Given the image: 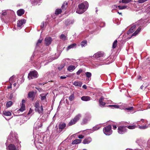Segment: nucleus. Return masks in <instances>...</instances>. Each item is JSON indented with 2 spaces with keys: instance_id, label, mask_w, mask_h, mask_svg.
Listing matches in <instances>:
<instances>
[{
  "instance_id": "obj_1",
  "label": "nucleus",
  "mask_w": 150,
  "mask_h": 150,
  "mask_svg": "<svg viewBox=\"0 0 150 150\" xmlns=\"http://www.w3.org/2000/svg\"><path fill=\"white\" fill-rule=\"evenodd\" d=\"M88 7V4L87 1H84L78 5V8L76 12L79 14H82L85 11Z\"/></svg>"
},
{
  "instance_id": "obj_2",
  "label": "nucleus",
  "mask_w": 150,
  "mask_h": 150,
  "mask_svg": "<svg viewBox=\"0 0 150 150\" xmlns=\"http://www.w3.org/2000/svg\"><path fill=\"white\" fill-rule=\"evenodd\" d=\"M8 143H11L15 144L18 142L17 138V134L16 133L11 131L9 135L7 141Z\"/></svg>"
},
{
  "instance_id": "obj_3",
  "label": "nucleus",
  "mask_w": 150,
  "mask_h": 150,
  "mask_svg": "<svg viewBox=\"0 0 150 150\" xmlns=\"http://www.w3.org/2000/svg\"><path fill=\"white\" fill-rule=\"evenodd\" d=\"M34 106L35 107V110L40 115L43 114V109L42 105H40L39 102L37 100L35 103Z\"/></svg>"
},
{
  "instance_id": "obj_4",
  "label": "nucleus",
  "mask_w": 150,
  "mask_h": 150,
  "mask_svg": "<svg viewBox=\"0 0 150 150\" xmlns=\"http://www.w3.org/2000/svg\"><path fill=\"white\" fill-rule=\"evenodd\" d=\"M34 135L35 136V137H34V143L35 144L36 147L40 148L39 146V143L42 144L41 143V142L40 141L41 140V137L38 134L36 133V132H35Z\"/></svg>"
},
{
  "instance_id": "obj_5",
  "label": "nucleus",
  "mask_w": 150,
  "mask_h": 150,
  "mask_svg": "<svg viewBox=\"0 0 150 150\" xmlns=\"http://www.w3.org/2000/svg\"><path fill=\"white\" fill-rule=\"evenodd\" d=\"M81 115L79 114L76 115L72 119L69 123V126H71L75 124L77 121H78L81 117Z\"/></svg>"
},
{
  "instance_id": "obj_6",
  "label": "nucleus",
  "mask_w": 150,
  "mask_h": 150,
  "mask_svg": "<svg viewBox=\"0 0 150 150\" xmlns=\"http://www.w3.org/2000/svg\"><path fill=\"white\" fill-rule=\"evenodd\" d=\"M127 130L126 126L121 125L118 127L117 132L120 134H124L127 132Z\"/></svg>"
},
{
  "instance_id": "obj_7",
  "label": "nucleus",
  "mask_w": 150,
  "mask_h": 150,
  "mask_svg": "<svg viewBox=\"0 0 150 150\" xmlns=\"http://www.w3.org/2000/svg\"><path fill=\"white\" fill-rule=\"evenodd\" d=\"M111 126L109 125L105 127L103 129V132L104 134L107 135H110L112 133V131L111 130Z\"/></svg>"
},
{
  "instance_id": "obj_8",
  "label": "nucleus",
  "mask_w": 150,
  "mask_h": 150,
  "mask_svg": "<svg viewBox=\"0 0 150 150\" xmlns=\"http://www.w3.org/2000/svg\"><path fill=\"white\" fill-rule=\"evenodd\" d=\"M38 76L37 72L35 70L31 71L29 73L28 78L29 79L37 78Z\"/></svg>"
},
{
  "instance_id": "obj_9",
  "label": "nucleus",
  "mask_w": 150,
  "mask_h": 150,
  "mask_svg": "<svg viewBox=\"0 0 150 150\" xmlns=\"http://www.w3.org/2000/svg\"><path fill=\"white\" fill-rule=\"evenodd\" d=\"M42 126V122L39 120L37 121L34 125V128L33 130V134H34L35 132H36L37 129L41 127Z\"/></svg>"
},
{
  "instance_id": "obj_10",
  "label": "nucleus",
  "mask_w": 150,
  "mask_h": 150,
  "mask_svg": "<svg viewBox=\"0 0 150 150\" xmlns=\"http://www.w3.org/2000/svg\"><path fill=\"white\" fill-rule=\"evenodd\" d=\"M85 117L83 119L81 124L82 125H84L86 124L89 121L91 118L90 115L89 113H86V114Z\"/></svg>"
},
{
  "instance_id": "obj_11",
  "label": "nucleus",
  "mask_w": 150,
  "mask_h": 150,
  "mask_svg": "<svg viewBox=\"0 0 150 150\" xmlns=\"http://www.w3.org/2000/svg\"><path fill=\"white\" fill-rule=\"evenodd\" d=\"M26 22V21L24 19L18 20L17 22V27L18 29H20L23 26V24Z\"/></svg>"
},
{
  "instance_id": "obj_12",
  "label": "nucleus",
  "mask_w": 150,
  "mask_h": 150,
  "mask_svg": "<svg viewBox=\"0 0 150 150\" xmlns=\"http://www.w3.org/2000/svg\"><path fill=\"white\" fill-rule=\"evenodd\" d=\"M45 43L46 45L48 46L51 44L52 41V39L50 37H47L45 38Z\"/></svg>"
},
{
  "instance_id": "obj_13",
  "label": "nucleus",
  "mask_w": 150,
  "mask_h": 150,
  "mask_svg": "<svg viewBox=\"0 0 150 150\" xmlns=\"http://www.w3.org/2000/svg\"><path fill=\"white\" fill-rule=\"evenodd\" d=\"M48 93L47 94H40V98L42 102L43 103V102L45 101L46 102H47V96Z\"/></svg>"
},
{
  "instance_id": "obj_14",
  "label": "nucleus",
  "mask_w": 150,
  "mask_h": 150,
  "mask_svg": "<svg viewBox=\"0 0 150 150\" xmlns=\"http://www.w3.org/2000/svg\"><path fill=\"white\" fill-rule=\"evenodd\" d=\"M66 124L63 122H61L59 126V131L62 132V130L66 127Z\"/></svg>"
},
{
  "instance_id": "obj_15",
  "label": "nucleus",
  "mask_w": 150,
  "mask_h": 150,
  "mask_svg": "<svg viewBox=\"0 0 150 150\" xmlns=\"http://www.w3.org/2000/svg\"><path fill=\"white\" fill-rule=\"evenodd\" d=\"M92 139L90 137H88L85 138L83 142V144H88L91 142L92 141Z\"/></svg>"
},
{
  "instance_id": "obj_16",
  "label": "nucleus",
  "mask_w": 150,
  "mask_h": 150,
  "mask_svg": "<svg viewBox=\"0 0 150 150\" xmlns=\"http://www.w3.org/2000/svg\"><path fill=\"white\" fill-rule=\"evenodd\" d=\"M7 150H16V146L13 144H11L9 145L7 147Z\"/></svg>"
},
{
  "instance_id": "obj_17",
  "label": "nucleus",
  "mask_w": 150,
  "mask_h": 150,
  "mask_svg": "<svg viewBox=\"0 0 150 150\" xmlns=\"http://www.w3.org/2000/svg\"><path fill=\"white\" fill-rule=\"evenodd\" d=\"M103 54L100 52H98L95 54L93 56V57L96 58H98L103 57Z\"/></svg>"
},
{
  "instance_id": "obj_18",
  "label": "nucleus",
  "mask_w": 150,
  "mask_h": 150,
  "mask_svg": "<svg viewBox=\"0 0 150 150\" xmlns=\"http://www.w3.org/2000/svg\"><path fill=\"white\" fill-rule=\"evenodd\" d=\"M81 100L84 101H88L91 99V98L88 96H83L81 97Z\"/></svg>"
},
{
  "instance_id": "obj_19",
  "label": "nucleus",
  "mask_w": 150,
  "mask_h": 150,
  "mask_svg": "<svg viewBox=\"0 0 150 150\" xmlns=\"http://www.w3.org/2000/svg\"><path fill=\"white\" fill-rule=\"evenodd\" d=\"M41 0H30L31 3L33 5H35L38 4H40L39 3Z\"/></svg>"
},
{
  "instance_id": "obj_20",
  "label": "nucleus",
  "mask_w": 150,
  "mask_h": 150,
  "mask_svg": "<svg viewBox=\"0 0 150 150\" xmlns=\"http://www.w3.org/2000/svg\"><path fill=\"white\" fill-rule=\"evenodd\" d=\"M76 43H73L68 46L67 48V51L69 50L74 48H75L76 47Z\"/></svg>"
},
{
  "instance_id": "obj_21",
  "label": "nucleus",
  "mask_w": 150,
  "mask_h": 150,
  "mask_svg": "<svg viewBox=\"0 0 150 150\" xmlns=\"http://www.w3.org/2000/svg\"><path fill=\"white\" fill-rule=\"evenodd\" d=\"M25 12V11L22 9L18 10L17 11V14L18 16H21Z\"/></svg>"
},
{
  "instance_id": "obj_22",
  "label": "nucleus",
  "mask_w": 150,
  "mask_h": 150,
  "mask_svg": "<svg viewBox=\"0 0 150 150\" xmlns=\"http://www.w3.org/2000/svg\"><path fill=\"white\" fill-rule=\"evenodd\" d=\"M15 77V76L14 75H13V76H11L9 79V81L10 84L12 85V83L13 82H15L16 81H15L14 79Z\"/></svg>"
},
{
  "instance_id": "obj_23",
  "label": "nucleus",
  "mask_w": 150,
  "mask_h": 150,
  "mask_svg": "<svg viewBox=\"0 0 150 150\" xmlns=\"http://www.w3.org/2000/svg\"><path fill=\"white\" fill-rule=\"evenodd\" d=\"M81 139H76L72 142V144H77L81 143Z\"/></svg>"
},
{
  "instance_id": "obj_24",
  "label": "nucleus",
  "mask_w": 150,
  "mask_h": 150,
  "mask_svg": "<svg viewBox=\"0 0 150 150\" xmlns=\"http://www.w3.org/2000/svg\"><path fill=\"white\" fill-rule=\"evenodd\" d=\"M136 27V25H133L131 27V28L129 29V30L128 33V34L132 33V32H133L134 30V29H135V28Z\"/></svg>"
},
{
  "instance_id": "obj_25",
  "label": "nucleus",
  "mask_w": 150,
  "mask_h": 150,
  "mask_svg": "<svg viewBox=\"0 0 150 150\" xmlns=\"http://www.w3.org/2000/svg\"><path fill=\"white\" fill-rule=\"evenodd\" d=\"M76 67L74 65H70L68 67L67 70L70 71H72L75 69Z\"/></svg>"
},
{
  "instance_id": "obj_26",
  "label": "nucleus",
  "mask_w": 150,
  "mask_h": 150,
  "mask_svg": "<svg viewBox=\"0 0 150 150\" xmlns=\"http://www.w3.org/2000/svg\"><path fill=\"white\" fill-rule=\"evenodd\" d=\"M141 29L142 28L140 27L138 28L134 33L132 35V36L136 35L140 31Z\"/></svg>"
},
{
  "instance_id": "obj_27",
  "label": "nucleus",
  "mask_w": 150,
  "mask_h": 150,
  "mask_svg": "<svg viewBox=\"0 0 150 150\" xmlns=\"http://www.w3.org/2000/svg\"><path fill=\"white\" fill-rule=\"evenodd\" d=\"M74 22V21L73 20L71 21L70 19H67L65 21V23L66 25H68L71 24H73Z\"/></svg>"
},
{
  "instance_id": "obj_28",
  "label": "nucleus",
  "mask_w": 150,
  "mask_h": 150,
  "mask_svg": "<svg viewBox=\"0 0 150 150\" xmlns=\"http://www.w3.org/2000/svg\"><path fill=\"white\" fill-rule=\"evenodd\" d=\"M82 82L78 81H75L73 83V84L74 86L79 87H81L82 85Z\"/></svg>"
},
{
  "instance_id": "obj_29",
  "label": "nucleus",
  "mask_w": 150,
  "mask_h": 150,
  "mask_svg": "<svg viewBox=\"0 0 150 150\" xmlns=\"http://www.w3.org/2000/svg\"><path fill=\"white\" fill-rule=\"evenodd\" d=\"M41 64V62L40 61L36 62L35 63V65L36 66V67H37V68L38 69H39L40 68Z\"/></svg>"
},
{
  "instance_id": "obj_30",
  "label": "nucleus",
  "mask_w": 150,
  "mask_h": 150,
  "mask_svg": "<svg viewBox=\"0 0 150 150\" xmlns=\"http://www.w3.org/2000/svg\"><path fill=\"white\" fill-rule=\"evenodd\" d=\"M28 97L33 100L34 97L33 92H30L28 94Z\"/></svg>"
},
{
  "instance_id": "obj_31",
  "label": "nucleus",
  "mask_w": 150,
  "mask_h": 150,
  "mask_svg": "<svg viewBox=\"0 0 150 150\" xmlns=\"http://www.w3.org/2000/svg\"><path fill=\"white\" fill-rule=\"evenodd\" d=\"M4 115L6 116H9L11 115V112L9 111H4L3 112Z\"/></svg>"
},
{
  "instance_id": "obj_32",
  "label": "nucleus",
  "mask_w": 150,
  "mask_h": 150,
  "mask_svg": "<svg viewBox=\"0 0 150 150\" xmlns=\"http://www.w3.org/2000/svg\"><path fill=\"white\" fill-rule=\"evenodd\" d=\"M25 106L24 104H22L21 108L19 110L23 112L25 110Z\"/></svg>"
},
{
  "instance_id": "obj_33",
  "label": "nucleus",
  "mask_w": 150,
  "mask_h": 150,
  "mask_svg": "<svg viewBox=\"0 0 150 150\" xmlns=\"http://www.w3.org/2000/svg\"><path fill=\"white\" fill-rule=\"evenodd\" d=\"M149 127L148 125H142L139 126V128L140 129H144L147 128Z\"/></svg>"
},
{
  "instance_id": "obj_34",
  "label": "nucleus",
  "mask_w": 150,
  "mask_h": 150,
  "mask_svg": "<svg viewBox=\"0 0 150 150\" xmlns=\"http://www.w3.org/2000/svg\"><path fill=\"white\" fill-rule=\"evenodd\" d=\"M136 126L134 125L128 126H127V128H128L129 129H133L136 128Z\"/></svg>"
},
{
  "instance_id": "obj_35",
  "label": "nucleus",
  "mask_w": 150,
  "mask_h": 150,
  "mask_svg": "<svg viewBox=\"0 0 150 150\" xmlns=\"http://www.w3.org/2000/svg\"><path fill=\"white\" fill-rule=\"evenodd\" d=\"M87 45V41L86 40L82 41L81 44V45L82 47H83Z\"/></svg>"
},
{
  "instance_id": "obj_36",
  "label": "nucleus",
  "mask_w": 150,
  "mask_h": 150,
  "mask_svg": "<svg viewBox=\"0 0 150 150\" xmlns=\"http://www.w3.org/2000/svg\"><path fill=\"white\" fill-rule=\"evenodd\" d=\"M117 40H115L113 43L112 48L114 49L115 48L117 45Z\"/></svg>"
},
{
  "instance_id": "obj_37",
  "label": "nucleus",
  "mask_w": 150,
  "mask_h": 150,
  "mask_svg": "<svg viewBox=\"0 0 150 150\" xmlns=\"http://www.w3.org/2000/svg\"><path fill=\"white\" fill-rule=\"evenodd\" d=\"M101 125H98L94 127L93 128V131L99 129Z\"/></svg>"
},
{
  "instance_id": "obj_38",
  "label": "nucleus",
  "mask_w": 150,
  "mask_h": 150,
  "mask_svg": "<svg viewBox=\"0 0 150 150\" xmlns=\"http://www.w3.org/2000/svg\"><path fill=\"white\" fill-rule=\"evenodd\" d=\"M60 38L63 40H65L67 39L66 36L63 34L61 35L60 36Z\"/></svg>"
},
{
  "instance_id": "obj_39",
  "label": "nucleus",
  "mask_w": 150,
  "mask_h": 150,
  "mask_svg": "<svg viewBox=\"0 0 150 150\" xmlns=\"http://www.w3.org/2000/svg\"><path fill=\"white\" fill-rule=\"evenodd\" d=\"M132 0H122V2L123 3H128L130 2H132Z\"/></svg>"
},
{
  "instance_id": "obj_40",
  "label": "nucleus",
  "mask_w": 150,
  "mask_h": 150,
  "mask_svg": "<svg viewBox=\"0 0 150 150\" xmlns=\"http://www.w3.org/2000/svg\"><path fill=\"white\" fill-rule=\"evenodd\" d=\"M85 75L87 77L89 78L91 77V73L90 72H86Z\"/></svg>"
},
{
  "instance_id": "obj_41",
  "label": "nucleus",
  "mask_w": 150,
  "mask_h": 150,
  "mask_svg": "<svg viewBox=\"0 0 150 150\" xmlns=\"http://www.w3.org/2000/svg\"><path fill=\"white\" fill-rule=\"evenodd\" d=\"M74 98V95L73 94H71L69 97V100L70 101H72Z\"/></svg>"
},
{
  "instance_id": "obj_42",
  "label": "nucleus",
  "mask_w": 150,
  "mask_h": 150,
  "mask_svg": "<svg viewBox=\"0 0 150 150\" xmlns=\"http://www.w3.org/2000/svg\"><path fill=\"white\" fill-rule=\"evenodd\" d=\"M62 12L61 10V9H57L55 11V14L58 15L61 13Z\"/></svg>"
},
{
  "instance_id": "obj_43",
  "label": "nucleus",
  "mask_w": 150,
  "mask_h": 150,
  "mask_svg": "<svg viewBox=\"0 0 150 150\" xmlns=\"http://www.w3.org/2000/svg\"><path fill=\"white\" fill-rule=\"evenodd\" d=\"M13 104V103L11 101H9L6 104V106L7 107H10Z\"/></svg>"
},
{
  "instance_id": "obj_44",
  "label": "nucleus",
  "mask_w": 150,
  "mask_h": 150,
  "mask_svg": "<svg viewBox=\"0 0 150 150\" xmlns=\"http://www.w3.org/2000/svg\"><path fill=\"white\" fill-rule=\"evenodd\" d=\"M127 6H118V7L119 8V9L120 10H122L125 9L127 8Z\"/></svg>"
},
{
  "instance_id": "obj_45",
  "label": "nucleus",
  "mask_w": 150,
  "mask_h": 150,
  "mask_svg": "<svg viewBox=\"0 0 150 150\" xmlns=\"http://www.w3.org/2000/svg\"><path fill=\"white\" fill-rule=\"evenodd\" d=\"M108 106L113 107L115 108H119V106L118 105H109Z\"/></svg>"
},
{
  "instance_id": "obj_46",
  "label": "nucleus",
  "mask_w": 150,
  "mask_h": 150,
  "mask_svg": "<svg viewBox=\"0 0 150 150\" xmlns=\"http://www.w3.org/2000/svg\"><path fill=\"white\" fill-rule=\"evenodd\" d=\"M83 71V70L81 69H80L76 73V74L78 75H79Z\"/></svg>"
},
{
  "instance_id": "obj_47",
  "label": "nucleus",
  "mask_w": 150,
  "mask_h": 150,
  "mask_svg": "<svg viewBox=\"0 0 150 150\" xmlns=\"http://www.w3.org/2000/svg\"><path fill=\"white\" fill-rule=\"evenodd\" d=\"M67 3L65 2L64 3L63 5L62 6V9H63L66 6L67 7Z\"/></svg>"
},
{
  "instance_id": "obj_48",
  "label": "nucleus",
  "mask_w": 150,
  "mask_h": 150,
  "mask_svg": "<svg viewBox=\"0 0 150 150\" xmlns=\"http://www.w3.org/2000/svg\"><path fill=\"white\" fill-rule=\"evenodd\" d=\"M99 102L100 105L104 106L105 104V102H103V101H99Z\"/></svg>"
},
{
  "instance_id": "obj_49",
  "label": "nucleus",
  "mask_w": 150,
  "mask_h": 150,
  "mask_svg": "<svg viewBox=\"0 0 150 150\" xmlns=\"http://www.w3.org/2000/svg\"><path fill=\"white\" fill-rule=\"evenodd\" d=\"M133 107H130L129 108H125V110H132V109H133Z\"/></svg>"
},
{
  "instance_id": "obj_50",
  "label": "nucleus",
  "mask_w": 150,
  "mask_h": 150,
  "mask_svg": "<svg viewBox=\"0 0 150 150\" xmlns=\"http://www.w3.org/2000/svg\"><path fill=\"white\" fill-rule=\"evenodd\" d=\"M64 67V65H61L59 67H58V69H59V70H60L62 69H63V68Z\"/></svg>"
},
{
  "instance_id": "obj_51",
  "label": "nucleus",
  "mask_w": 150,
  "mask_h": 150,
  "mask_svg": "<svg viewBox=\"0 0 150 150\" xmlns=\"http://www.w3.org/2000/svg\"><path fill=\"white\" fill-rule=\"evenodd\" d=\"M6 11H2V15L3 16H5L6 15Z\"/></svg>"
},
{
  "instance_id": "obj_52",
  "label": "nucleus",
  "mask_w": 150,
  "mask_h": 150,
  "mask_svg": "<svg viewBox=\"0 0 150 150\" xmlns=\"http://www.w3.org/2000/svg\"><path fill=\"white\" fill-rule=\"evenodd\" d=\"M42 40H38V42L37 43V44H36L37 45H38L40 43L42 42Z\"/></svg>"
},
{
  "instance_id": "obj_53",
  "label": "nucleus",
  "mask_w": 150,
  "mask_h": 150,
  "mask_svg": "<svg viewBox=\"0 0 150 150\" xmlns=\"http://www.w3.org/2000/svg\"><path fill=\"white\" fill-rule=\"evenodd\" d=\"M146 11L147 12H150V6L147 7Z\"/></svg>"
},
{
  "instance_id": "obj_54",
  "label": "nucleus",
  "mask_w": 150,
  "mask_h": 150,
  "mask_svg": "<svg viewBox=\"0 0 150 150\" xmlns=\"http://www.w3.org/2000/svg\"><path fill=\"white\" fill-rule=\"evenodd\" d=\"M93 129H88L87 130V132L89 133H91L92 132H93Z\"/></svg>"
},
{
  "instance_id": "obj_55",
  "label": "nucleus",
  "mask_w": 150,
  "mask_h": 150,
  "mask_svg": "<svg viewBox=\"0 0 150 150\" xmlns=\"http://www.w3.org/2000/svg\"><path fill=\"white\" fill-rule=\"evenodd\" d=\"M44 26V22H42L41 24L40 27L41 28H43Z\"/></svg>"
},
{
  "instance_id": "obj_56",
  "label": "nucleus",
  "mask_w": 150,
  "mask_h": 150,
  "mask_svg": "<svg viewBox=\"0 0 150 150\" xmlns=\"http://www.w3.org/2000/svg\"><path fill=\"white\" fill-rule=\"evenodd\" d=\"M67 77V76H63L60 77V78L62 79H64Z\"/></svg>"
},
{
  "instance_id": "obj_57",
  "label": "nucleus",
  "mask_w": 150,
  "mask_h": 150,
  "mask_svg": "<svg viewBox=\"0 0 150 150\" xmlns=\"http://www.w3.org/2000/svg\"><path fill=\"white\" fill-rule=\"evenodd\" d=\"M84 137V136L82 135H79L78 136V138L80 139H83Z\"/></svg>"
},
{
  "instance_id": "obj_58",
  "label": "nucleus",
  "mask_w": 150,
  "mask_h": 150,
  "mask_svg": "<svg viewBox=\"0 0 150 150\" xmlns=\"http://www.w3.org/2000/svg\"><path fill=\"white\" fill-rule=\"evenodd\" d=\"M104 99V97H103V96H102L100 98L99 100V101H103V100Z\"/></svg>"
},
{
  "instance_id": "obj_59",
  "label": "nucleus",
  "mask_w": 150,
  "mask_h": 150,
  "mask_svg": "<svg viewBox=\"0 0 150 150\" xmlns=\"http://www.w3.org/2000/svg\"><path fill=\"white\" fill-rule=\"evenodd\" d=\"M113 129H115L117 128V126L115 125H113L112 126Z\"/></svg>"
},
{
  "instance_id": "obj_60",
  "label": "nucleus",
  "mask_w": 150,
  "mask_h": 150,
  "mask_svg": "<svg viewBox=\"0 0 150 150\" xmlns=\"http://www.w3.org/2000/svg\"><path fill=\"white\" fill-rule=\"evenodd\" d=\"M82 87L84 88V89H86V88H87V86H86L85 85H83V86H82Z\"/></svg>"
},
{
  "instance_id": "obj_61",
  "label": "nucleus",
  "mask_w": 150,
  "mask_h": 150,
  "mask_svg": "<svg viewBox=\"0 0 150 150\" xmlns=\"http://www.w3.org/2000/svg\"><path fill=\"white\" fill-rule=\"evenodd\" d=\"M22 104H24V103H25V100L23 99L22 100Z\"/></svg>"
},
{
  "instance_id": "obj_62",
  "label": "nucleus",
  "mask_w": 150,
  "mask_h": 150,
  "mask_svg": "<svg viewBox=\"0 0 150 150\" xmlns=\"http://www.w3.org/2000/svg\"><path fill=\"white\" fill-rule=\"evenodd\" d=\"M141 121L142 122H144V120L143 119H142L141 120Z\"/></svg>"
},
{
  "instance_id": "obj_63",
  "label": "nucleus",
  "mask_w": 150,
  "mask_h": 150,
  "mask_svg": "<svg viewBox=\"0 0 150 150\" xmlns=\"http://www.w3.org/2000/svg\"><path fill=\"white\" fill-rule=\"evenodd\" d=\"M11 85H12L10 84V86H8V88H11Z\"/></svg>"
},
{
  "instance_id": "obj_64",
  "label": "nucleus",
  "mask_w": 150,
  "mask_h": 150,
  "mask_svg": "<svg viewBox=\"0 0 150 150\" xmlns=\"http://www.w3.org/2000/svg\"><path fill=\"white\" fill-rule=\"evenodd\" d=\"M16 85V83H15L13 84V85L14 86H15Z\"/></svg>"
}]
</instances>
